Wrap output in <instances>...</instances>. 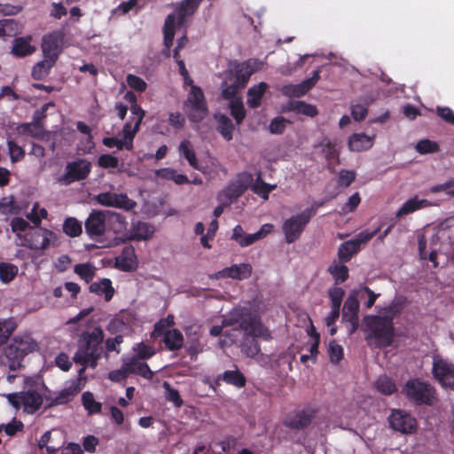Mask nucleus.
<instances>
[{
	"label": "nucleus",
	"instance_id": "f257e3e1",
	"mask_svg": "<svg viewBox=\"0 0 454 454\" xmlns=\"http://www.w3.org/2000/svg\"><path fill=\"white\" fill-rule=\"evenodd\" d=\"M224 325H238L241 351L249 357H254L261 350L257 337L264 340L271 338L270 332L261 322L260 317L247 307H236L223 317ZM239 340H237V342Z\"/></svg>",
	"mask_w": 454,
	"mask_h": 454
},
{
	"label": "nucleus",
	"instance_id": "f03ea898",
	"mask_svg": "<svg viewBox=\"0 0 454 454\" xmlns=\"http://www.w3.org/2000/svg\"><path fill=\"white\" fill-rule=\"evenodd\" d=\"M404 307L400 299L394 300L387 307L379 310L377 316H371V340L374 339L379 348H387L394 340V318Z\"/></svg>",
	"mask_w": 454,
	"mask_h": 454
},
{
	"label": "nucleus",
	"instance_id": "7ed1b4c3",
	"mask_svg": "<svg viewBox=\"0 0 454 454\" xmlns=\"http://www.w3.org/2000/svg\"><path fill=\"white\" fill-rule=\"evenodd\" d=\"M104 333L100 327L94 328L90 333L83 334L79 340L78 349L75 352L73 360L75 364H82V367L78 371V375L82 376L86 366L96 368L98 361L103 353L102 342Z\"/></svg>",
	"mask_w": 454,
	"mask_h": 454
},
{
	"label": "nucleus",
	"instance_id": "20e7f679",
	"mask_svg": "<svg viewBox=\"0 0 454 454\" xmlns=\"http://www.w3.org/2000/svg\"><path fill=\"white\" fill-rule=\"evenodd\" d=\"M38 348L36 341L30 335L16 336L5 348L4 356L11 371L20 369L24 357Z\"/></svg>",
	"mask_w": 454,
	"mask_h": 454
},
{
	"label": "nucleus",
	"instance_id": "39448f33",
	"mask_svg": "<svg viewBox=\"0 0 454 454\" xmlns=\"http://www.w3.org/2000/svg\"><path fill=\"white\" fill-rule=\"evenodd\" d=\"M323 205V202H314L310 207L284 221L282 231L286 243L292 244L300 239L308 223L317 214V209Z\"/></svg>",
	"mask_w": 454,
	"mask_h": 454
},
{
	"label": "nucleus",
	"instance_id": "423d86ee",
	"mask_svg": "<svg viewBox=\"0 0 454 454\" xmlns=\"http://www.w3.org/2000/svg\"><path fill=\"white\" fill-rule=\"evenodd\" d=\"M403 394L415 405L432 406L436 400V390L428 382L411 379L403 387Z\"/></svg>",
	"mask_w": 454,
	"mask_h": 454
},
{
	"label": "nucleus",
	"instance_id": "0eeeda50",
	"mask_svg": "<svg viewBox=\"0 0 454 454\" xmlns=\"http://www.w3.org/2000/svg\"><path fill=\"white\" fill-rule=\"evenodd\" d=\"M56 242L57 235L53 231L42 227H32L25 233L21 245L30 249L43 250Z\"/></svg>",
	"mask_w": 454,
	"mask_h": 454
},
{
	"label": "nucleus",
	"instance_id": "6e6552de",
	"mask_svg": "<svg viewBox=\"0 0 454 454\" xmlns=\"http://www.w3.org/2000/svg\"><path fill=\"white\" fill-rule=\"evenodd\" d=\"M91 162L85 159L67 162L65 174L58 178V182L63 185H69L72 183L85 180L90 174Z\"/></svg>",
	"mask_w": 454,
	"mask_h": 454
},
{
	"label": "nucleus",
	"instance_id": "1a4fd4ad",
	"mask_svg": "<svg viewBox=\"0 0 454 454\" xmlns=\"http://www.w3.org/2000/svg\"><path fill=\"white\" fill-rule=\"evenodd\" d=\"M432 374L441 386L454 389V364L439 355L433 356Z\"/></svg>",
	"mask_w": 454,
	"mask_h": 454
},
{
	"label": "nucleus",
	"instance_id": "9d476101",
	"mask_svg": "<svg viewBox=\"0 0 454 454\" xmlns=\"http://www.w3.org/2000/svg\"><path fill=\"white\" fill-rule=\"evenodd\" d=\"M186 105L191 107L188 117L192 122L201 121L208 114L204 93L199 86H192Z\"/></svg>",
	"mask_w": 454,
	"mask_h": 454
},
{
	"label": "nucleus",
	"instance_id": "9b49d317",
	"mask_svg": "<svg viewBox=\"0 0 454 454\" xmlns=\"http://www.w3.org/2000/svg\"><path fill=\"white\" fill-rule=\"evenodd\" d=\"M388 422L392 429L405 434L414 433L418 427L416 419L403 410H393Z\"/></svg>",
	"mask_w": 454,
	"mask_h": 454
},
{
	"label": "nucleus",
	"instance_id": "f8f14e48",
	"mask_svg": "<svg viewBox=\"0 0 454 454\" xmlns=\"http://www.w3.org/2000/svg\"><path fill=\"white\" fill-rule=\"evenodd\" d=\"M369 241V231L364 230L360 232L355 239L340 244L338 250V259L341 262H348L351 260L352 256L357 254L361 246L365 245Z\"/></svg>",
	"mask_w": 454,
	"mask_h": 454
},
{
	"label": "nucleus",
	"instance_id": "ddd939ff",
	"mask_svg": "<svg viewBox=\"0 0 454 454\" xmlns=\"http://www.w3.org/2000/svg\"><path fill=\"white\" fill-rule=\"evenodd\" d=\"M64 35L61 32H52L43 35L42 51L43 58L54 59L57 62L61 51Z\"/></svg>",
	"mask_w": 454,
	"mask_h": 454
},
{
	"label": "nucleus",
	"instance_id": "4468645a",
	"mask_svg": "<svg viewBox=\"0 0 454 454\" xmlns=\"http://www.w3.org/2000/svg\"><path fill=\"white\" fill-rule=\"evenodd\" d=\"M106 213L93 209L84 223L85 231L90 237H98L105 233Z\"/></svg>",
	"mask_w": 454,
	"mask_h": 454
},
{
	"label": "nucleus",
	"instance_id": "2eb2a0df",
	"mask_svg": "<svg viewBox=\"0 0 454 454\" xmlns=\"http://www.w3.org/2000/svg\"><path fill=\"white\" fill-rule=\"evenodd\" d=\"M320 79V70H315L311 77L305 79L299 84H288L283 86L281 91L288 97L300 98L310 90Z\"/></svg>",
	"mask_w": 454,
	"mask_h": 454
},
{
	"label": "nucleus",
	"instance_id": "dca6fc26",
	"mask_svg": "<svg viewBox=\"0 0 454 454\" xmlns=\"http://www.w3.org/2000/svg\"><path fill=\"white\" fill-rule=\"evenodd\" d=\"M252 274V266L249 263L234 264L227 267L215 276H211L212 279H218L220 278H231L233 279L243 280L249 278Z\"/></svg>",
	"mask_w": 454,
	"mask_h": 454
},
{
	"label": "nucleus",
	"instance_id": "f3484780",
	"mask_svg": "<svg viewBox=\"0 0 454 454\" xmlns=\"http://www.w3.org/2000/svg\"><path fill=\"white\" fill-rule=\"evenodd\" d=\"M137 264V259L135 248L131 245L125 246L120 254L115 257V266L121 270H132Z\"/></svg>",
	"mask_w": 454,
	"mask_h": 454
},
{
	"label": "nucleus",
	"instance_id": "a211bd4d",
	"mask_svg": "<svg viewBox=\"0 0 454 454\" xmlns=\"http://www.w3.org/2000/svg\"><path fill=\"white\" fill-rule=\"evenodd\" d=\"M314 416L315 411L312 409L299 411L286 418L285 424L292 429H303L311 423Z\"/></svg>",
	"mask_w": 454,
	"mask_h": 454
},
{
	"label": "nucleus",
	"instance_id": "6ab92c4d",
	"mask_svg": "<svg viewBox=\"0 0 454 454\" xmlns=\"http://www.w3.org/2000/svg\"><path fill=\"white\" fill-rule=\"evenodd\" d=\"M32 36H20L12 41L11 53L17 58H24L34 54L36 47L31 44Z\"/></svg>",
	"mask_w": 454,
	"mask_h": 454
},
{
	"label": "nucleus",
	"instance_id": "aec40b11",
	"mask_svg": "<svg viewBox=\"0 0 454 454\" xmlns=\"http://www.w3.org/2000/svg\"><path fill=\"white\" fill-rule=\"evenodd\" d=\"M254 71L250 60H247L241 63H236L231 74L233 76V82L244 89L249 82L251 75L254 74Z\"/></svg>",
	"mask_w": 454,
	"mask_h": 454
},
{
	"label": "nucleus",
	"instance_id": "412c9836",
	"mask_svg": "<svg viewBox=\"0 0 454 454\" xmlns=\"http://www.w3.org/2000/svg\"><path fill=\"white\" fill-rule=\"evenodd\" d=\"M344 295V291L340 287H334L329 290V296L332 301V310L325 317V325L331 326L334 324L340 316V307Z\"/></svg>",
	"mask_w": 454,
	"mask_h": 454
},
{
	"label": "nucleus",
	"instance_id": "4be33fe9",
	"mask_svg": "<svg viewBox=\"0 0 454 454\" xmlns=\"http://www.w3.org/2000/svg\"><path fill=\"white\" fill-rule=\"evenodd\" d=\"M214 120L216 121L217 132L226 140L231 141L233 138L234 125L231 120L223 114H214Z\"/></svg>",
	"mask_w": 454,
	"mask_h": 454
},
{
	"label": "nucleus",
	"instance_id": "5701e85b",
	"mask_svg": "<svg viewBox=\"0 0 454 454\" xmlns=\"http://www.w3.org/2000/svg\"><path fill=\"white\" fill-rule=\"evenodd\" d=\"M20 401L27 412L34 413L42 405L43 397L35 390H27L20 392Z\"/></svg>",
	"mask_w": 454,
	"mask_h": 454
},
{
	"label": "nucleus",
	"instance_id": "b1692460",
	"mask_svg": "<svg viewBox=\"0 0 454 454\" xmlns=\"http://www.w3.org/2000/svg\"><path fill=\"white\" fill-rule=\"evenodd\" d=\"M268 87L266 82H261L248 89L247 104L250 108L255 109L261 106Z\"/></svg>",
	"mask_w": 454,
	"mask_h": 454
},
{
	"label": "nucleus",
	"instance_id": "393cba45",
	"mask_svg": "<svg viewBox=\"0 0 454 454\" xmlns=\"http://www.w3.org/2000/svg\"><path fill=\"white\" fill-rule=\"evenodd\" d=\"M432 206V203L426 200H419L417 196L405 201L399 210L396 212V217H403L406 215L411 214L421 208L428 207Z\"/></svg>",
	"mask_w": 454,
	"mask_h": 454
},
{
	"label": "nucleus",
	"instance_id": "a878e982",
	"mask_svg": "<svg viewBox=\"0 0 454 454\" xmlns=\"http://www.w3.org/2000/svg\"><path fill=\"white\" fill-rule=\"evenodd\" d=\"M243 193V190L235 183V181H232L218 193L217 200L223 204L231 205Z\"/></svg>",
	"mask_w": 454,
	"mask_h": 454
},
{
	"label": "nucleus",
	"instance_id": "bb28decb",
	"mask_svg": "<svg viewBox=\"0 0 454 454\" xmlns=\"http://www.w3.org/2000/svg\"><path fill=\"white\" fill-rule=\"evenodd\" d=\"M54 59L43 58V60L37 62L32 68L31 76L34 80L41 81L46 78L51 68L55 66Z\"/></svg>",
	"mask_w": 454,
	"mask_h": 454
},
{
	"label": "nucleus",
	"instance_id": "cd10ccee",
	"mask_svg": "<svg viewBox=\"0 0 454 454\" xmlns=\"http://www.w3.org/2000/svg\"><path fill=\"white\" fill-rule=\"evenodd\" d=\"M129 374L137 373L145 379H152L153 372L150 370L145 363L139 361L137 357H133L129 361L125 362Z\"/></svg>",
	"mask_w": 454,
	"mask_h": 454
},
{
	"label": "nucleus",
	"instance_id": "c85d7f7f",
	"mask_svg": "<svg viewBox=\"0 0 454 454\" xmlns=\"http://www.w3.org/2000/svg\"><path fill=\"white\" fill-rule=\"evenodd\" d=\"M200 4L192 0H182L177 7V23L182 25L185 19L194 14L199 8Z\"/></svg>",
	"mask_w": 454,
	"mask_h": 454
},
{
	"label": "nucleus",
	"instance_id": "c756f323",
	"mask_svg": "<svg viewBox=\"0 0 454 454\" xmlns=\"http://www.w3.org/2000/svg\"><path fill=\"white\" fill-rule=\"evenodd\" d=\"M164 342L168 348L170 350H177L180 349L183 346L184 339L183 334L180 331L174 330H167L164 333Z\"/></svg>",
	"mask_w": 454,
	"mask_h": 454
},
{
	"label": "nucleus",
	"instance_id": "7c9ffc66",
	"mask_svg": "<svg viewBox=\"0 0 454 454\" xmlns=\"http://www.w3.org/2000/svg\"><path fill=\"white\" fill-rule=\"evenodd\" d=\"M20 212V207L16 204L13 196L3 197L0 199V215L5 218L9 215H16Z\"/></svg>",
	"mask_w": 454,
	"mask_h": 454
},
{
	"label": "nucleus",
	"instance_id": "2f4dec72",
	"mask_svg": "<svg viewBox=\"0 0 454 454\" xmlns=\"http://www.w3.org/2000/svg\"><path fill=\"white\" fill-rule=\"evenodd\" d=\"M180 154L187 160L190 166L195 169H200L198 159L192 144L189 140H184L179 145Z\"/></svg>",
	"mask_w": 454,
	"mask_h": 454
},
{
	"label": "nucleus",
	"instance_id": "473e14b6",
	"mask_svg": "<svg viewBox=\"0 0 454 454\" xmlns=\"http://www.w3.org/2000/svg\"><path fill=\"white\" fill-rule=\"evenodd\" d=\"M175 21L176 16L174 14H168L164 23V45L165 48H171L173 45L175 36Z\"/></svg>",
	"mask_w": 454,
	"mask_h": 454
},
{
	"label": "nucleus",
	"instance_id": "72a5a7b5",
	"mask_svg": "<svg viewBox=\"0 0 454 454\" xmlns=\"http://www.w3.org/2000/svg\"><path fill=\"white\" fill-rule=\"evenodd\" d=\"M0 21L1 36H14L21 30L20 23L14 19H5Z\"/></svg>",
	"mask_w": 454,
	"mask_h": 454
},
{
	"label": "nucleus",
	"instance_id": "f704fd0d",
	"mask_svg": "<svg viewBox=\"0 0 454 454\" xmlns=\"http://www.w3.org/2000/svg\"><path fill=\"white\" fill-rule=\"evenodd\" d=\"M346 262H341L340 260L334 261L328 269L330 274L333 277L336 282H344L348 278V269L345 265Z\"/></svg>",
	"mask_w": 454,
	"mask_h": 454
},
{
	"label": "nucleus",
	"instance_id": "c9c22d12",
	"mask_svg": "<svg viewBox=\"0 0 454 454\" xmlns=\"http://www.w3.org/2000/svg\"><path fill=\"white\" fill-rule=\"evenodd\" d=\"M369 136L364 133H355L348 139V147L351 151L360 152L367 148Z\"/></svg>",
	"mask_w": 454,
	"mask_h": 454
},
{
	"label": "nucleus",
	"instance_id": "e433bc0d",
	"mask_svg": "<svg viewBox=\"0 0 454 454\" xmlns=\"http://www.w3.org/2000/svg\"><path fill=\"white\" fill-rule=\"evenodd\" d=\"M63 231L71 238L78 237L82 232V223L74 217H67L63 223Z\"/></svg>",
	"mask_w": 454,
	"mask_h": 454
},
{
	"label": "nucleus",
	"instance_id": "4c0bfd02",
	"mask_svg": "<svg viewBox=\"0 0 454 454\" xmlns=\"http://www.w3.org/2000/svg\"><path fill=\"white\" fill-rule=\"evenodd\" d=\"M358 312V301L355 296H349L344 302L342 309L343 319H356Z\"/></svg>",
	"mask_w": 454,
	"mask_h": 454
},
{
	"label": "nucleus",
	"instance_id": "58836bf2",
	"mask_svg": "<svg viewBox=\"0 0 454 454\" xmlns=\"http://www.w3.org/2000/svg\"><path fill=\"white\" fill-rule=\"evenodd\" d=\"M229 108L231 116L236 121V123L238 125L241 124L246 117V109L244 107L243 102L239 98L232 99L230 101Z\"/></svg>",
	"mask_w": 454,
	"mask_h": 454
},
{
	"label": "nucleus",
	"instance_id": "ea45409f",
	"mask_svg": "<svg viewBox=\"0 0 454 454\" xmlns=\"http://www.w3.org/2000/svg\"><path fill=\"white\" fill-rule=\"evenodd\" d=\"M222 379L225 382L232 384L238 387H244L246 384V378L239 370L225 371Z\"/></svg>",
	"mask_w": 454,
	"mask_h": 454
},
{
	"label": "nucleus",
	"instance_id": "a19ab883",
	"mask_svg": "<svg viewBox=\"0 0 454 454\" xmlns=\"http://www.w3.org/2000/svg\"><path fill=\"white\" fill-rule=\"evenodd\" d=\"M277 187L276 184H270L265 183L261 179L260 176L257 177L254 184L252 187V190L254 193L258 194L263 200L269 199V194L271 191L275 190Z\"/></svg>",
	"mask_w": 454,
	"mask_h": 454
},
{
	"label": "nucleus",
	"instance_id": "79ce46f5",
	"mask_svg": "<svg viewBox=\"0 0 454 454\" xmlns=\"http://www.w3.org/2000/svg\"><path fill=\"white\" fill-rule=\"evenodd\" d=\"M153 228L147 223L138 222L133 227V236L137 239H147L152 237Z\"/></svg>",
	"mask_w": 454,
	"mask_h": 454
},
{
	"label": "nucleus",
	"instance_id": "37998d69",
	"mask_svg": "<svg viewBox=\"0 0 454 454\" xmlns=\"http://www.w3.org/2000/svg\"><path fill=\"white\" fill-rule=\"evenodd\" d=\"M137 206L136 201L129 199L125 193H115V199H114V202L112 207L121 208L127 211L132 210Z\"/></svg>",
	"mask_w": 454,
	"mask_h": 454
},
{
	"label": "nucleus",
	"instance_id": "c03bdc74",
	"mask_svg": "<svg viewBox=\"0 0 454 454\" xmlns=\"http://www.w3.org/2000/svg\"><path fill=\"white\" fill-rule=\"evenodd\" d=\"M223 327H233L231 331H226L223 334L224 336L230 338L231 343H237V333L239 332L238 325H224L223 320L222 321L221 325H214L213 327H211L210 334L215 337L221 335Z\"/></svg>",
	"mask_w": 454,
	"mask_h": 454
},
{
	"label": "nucleus",
	"instance_id": "a18cd8bd",
	"mask_svg": "<svg viewBox=\"0 0 454 454\" xmlns=\"http://www.w3.org/2000/svg\"><path fill=\"white\" fill-rule=\"evenodd\" d=\"M18 273L17 266L9 262L0 263V279L4 283L12 281Z\"/></svg>",
	"mask_w": 454,
	"mask_h": 454
},
{
	"label": "nucleus",
	"instance_id": "49530a36",
	"mask_svg": "<svg viewBox=\"0 0 454 454\" xmlns=\"http://www.w3.org/2000/svg\"><path fill=\"white\" fill-rule=\"evenodd\" d=\"M16 326L17 325L12 318L0 320V345L7 340Z\"/></svg>",
	"mask_w": 454,
	"mask_h": 454
},
{
	"label": "nucleus",
	"instance_id": "de8ad7c7",
	"mask_svg": "<svg viewBox=\"0 0 454 454\" xmlns=\"http://www.w3.org/2000/svg\"><path fill=\"white\" fill-rule=\"evenodd\" d=\"M82 404L90 414L99 413L101 411V403L95 401L92 393L85 392L82 396Z\"/></svg>",
	"mask_w": 454,
	"mask_h": 454
},
{
	"label": "nucleus",
	"instance_id": "09e8293b",
	"mask_svg": "<svg viewBox=\"0 0 454 454\" xmlns=\"http://www.w3.org/2000/svg\"><path fill=\"white\" fill-rule=\"evenodd\" d=\"M74 272L87 284L92 280L95 272L94 268L88 263H79L74 266Z\"/></svg>",
	"mask_w": 454,
	"mask_h": 454
},
{
	"label": "nucleus",
	"instance_id": "8fccbe9b",
	"mask_svg": "<svg viewBox=\"0 0 454 454\" xmlns=\"http://www.w3.org/2000/svg\"><path fill=\"white\" fill-rule=\"evenodd\" d=\"M375 385H376L377 389L380 393L385 394V395H391L396 389L395 384L394 383V381L391 379L387 378V376L380 377L376 380Z\"/></svg>",
	"mask_w": 454,
	"mask_h": 454
},
{
	"label": "nucleus",
	"instance_id": "3c124183",
	"mask_svg": "<svg viewBox=\"0 0 454 454\" xmlns=\"http://www.w3.org/2000/svg\"><path fill=\"white\" fill-rule=\"evenodd\" d=\"M439 149L438 144L429 139H422L416 145L417 152L421 154L436 153Z\"/></svg>",
	"mask_w": 454,
	"mask_h": 454
},
{
	"label": "nucleus",
	"instance_id": "603ef678",
	"mask_svg": "<svg viewBox=\"0 0 454 454\" xmlns=\"http://www.w3.org/2000/svg\"><path fill=\"white\" fill-rule=\"evenodd\" d=\"M80 292L79 286H59L53 290V295L57 298L67 295L70 296L71 299L75 298L76 294Z\"/></svg>",
	"mask_w": 454,
	"mask_h": 454
},
{
	"label": "nucleus",
	"instance_id": "864d4df0",
	"mask_svg": "<svg viewBox=\"0 0 454 454\" xmlns=\"http://www.w3.org/2000/svg\"><path fill=\"white\" fill-rule=\"evenodd\" d=\"M30 228H32L28 222L21 217H14L11 221V229L12 232L16 233V235L21 239V232L27 231Z\"/></svg>",
	"mask_w": 454,
	"mask_h": 454
},
{
	"label": "nucleus",
	"instance_id": "5fc2aeb1",
	"mask_svg": "<svg viewBox=\"0 0 454 454\" xmlns=\"http://www.w3.org/2000/svg\"><path fill=\"white\" fill-rule=\"evenodd\" d=\"M328 355L332 363L338 364L343 357V348L335 340H331L328 346Z\"/></svg>",
	"mask_w": 454,
	"mask_h": 454
},
{
	"label": "nucleus",
	"instance_id": "6e6d98bb",
	"mask_svg": "<svg viewBox=\"0 0 454 454\" xmlns=\"http://www.w3.org/2000/svg\"><path fill=\"white\" fill-rule=\"evenodd\" d=\"M319 145L323 147V153L325 154L327 160H331L338 159L339 152L336 149L335 144H333L327 138H324L320 142Z\"/></svg>",
	"mask_w": 454,
	"mask_h": 454
},
{
	"label": "nucleus",
	"instance_id": "4d7b16f0",
	"mask_svg": "<svg viewBox=\"0 0 454 454\" xmlns=\"http://www.w3.org/2000/svg\"><path fill=\"white\" fill-rule=\"evenodd\" d=\"M7 145H8L10 158L12 162L20 161L25 157V151L23 150L22 147L18 145L14 141L8 140Z\"/></svg>",
	"mask_w": 454,
	"mask_h": 454
},
{
	"label": "nucleus",
	"instance_id": "13d9d810",
	"mask_svg": "<svg viewBox=\"0 0 454 454\" xmlns=\"http://www.w3.org/2000/svg\"><path fill=\"white\" fill-rule=\"evenodd\" d=\"M241 89V86L237 84L235 82H232L231 84L224 82L222 83V96L224 99H235V96Z\"/></svg>",
	"mask_w": 454,
	"mask_h": 454
},
{
	"label": "nucleus",
	"instance_id": "bf43d9fd",
	"mask_svg": "<svg viewBox=\"0 0 454 454\" xmlns=\"http://www.w3.org/2000/svg\"><path fill=\"white\" fill-rule=\"evenodd\" d=\"M162 386L166 391L167 400L174 403L176 407H181L183 404V400L181 399L178 391L172 388L168 381H164Z\"/></svg>",
	"mask_w": 454,
	"mask_h": 454
},
{
	"label": "nucleus",
	"instance_id": "052dcab7",
	"mask_svg": "<svg viewBox=\"0 0 454 454\" xmlns=\"http://www.w3.org/2000/svg\"><path fill=\"white\" fill-rule=\"evenodd\" d=\"M132 121H127L123 128H122V134H123V138L124 139H128V140H134V137H136V134L138 132L139 130V127H140V124H141V119L139 121H136L134 122V126L132 127Z\"/></svg>",
	"mask_w": 454,
	"mask_h": 454
},
{
	"label": "nucleus",
	"instance_id": "680f3d73",
	"mask_svg": "<svg viewBox=\"0 0 454 454\" xmlns=\"http://www.w3.org/2000/svg\"><path fill=\"white\" fill-rule=\"evenodd\" d=\"M294 110L298 114H301L309 117H314L317 114V109L315 106L305 103L303 101L297 102L294 106Z\"/></svg>",
	"mask_w": 454,
	"mask_h": 454
},
{
	"label": "nucleus",
	"instance_id": "e2e57ef3",
	"mask_svg": "<svg viewBox=\"0 0 454 454\" xmlns=\"http://www.w3.org/2000/svg\"><path fill=\"white\" fill-rule=\"evenodd\" d=\"M128 85L134 90L143 92L146 90V82L139 76L135 74H129L127 76Z\"/></svg>",
	"mask_w": 454,
	"mask_h": 454
},
{
	"label": "nucleus",
	"instance_id": "0e129e2a",
	"mask_svg": "<svg viewBox=\"0 0 454 454\" xmlns=\"http://www.w3.org/2000/svg\"><path fill=\"white\" fill-rule=\"evenodd\" d=\"M98 163L103 168H115L119 165V160L115 156L106 153L98 157Z\"/></svg>",
	"mask_w": 454,
	"mask_h": 454
},
{
	"label": "nucleus",
	"instance_id": "69168bd1",
	"mask_svg": "<svg viewBox=\"0 0 454 454\" xmlns=\"http://www.w3.org/2000/svg\"><path fill=\"white\" fill-rule=\"evenodd\" d=\"M356 173L352 170L342 169L338 176V185L348 187L355 180Z\"/></svg>",
	"mask_w": 454,
	"mask_h": 454
},
{
	"label": "nucleus",
	"instance_id": "338daca9",
	"mask_svg": "<svg viewBox=\"0 0 454 454\" xmlns=\"http://www.w3.org/2000/svg\"><path fill=\"white\" fill-rule=\"evenodd\" d=\"M90 291L98 295L104 294L106 301H110L114 294L113 286H90Z\"/></svg>",
	"mask_w": 454,
	"mask_h": 454
},
{
	"label": "nucleus",
	"instance_id": "774afa93",
	"mask_svg": "<svg viewBox=\"0 0 454 454\" xmlns=\"http://www.w3.org/2000/svg\"><path fill=\"white\" fill-rule=\"evenodd\" d=\"M287 121L284 117H276L270 123V131L272 134H283Z\"/></svg>",
	"mask_w": 454,
	"mask_h": 454
}]
</instances>
